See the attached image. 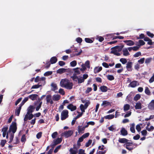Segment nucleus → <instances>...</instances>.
Segmentation results:
<instances>
[{
  "instance_id": "nucleus-1",
  "label": "nucleus",
  "mask_w": 154,
  "mask_h": 154,
  "mask_svg": "<svg viewBox=\"0 0 154 154\" xmlns=\"http://www.w3.org/2000/svg\"><path fill=\"white\" fill-rule=\"evenodd\" d=\"M17 129L16 123L15 122H13L11 125L10 126L9 131L7 132L8 129L7 127H5L2 129V135L4 137H5L6 134V137L8 138L10 137V141L9 143L12 142L14 137V134L16 132Z\"/></svg>"
},
{
  "instance_id": "nucleus-2",
  "label": "nucleus",
  "mask_w": 154,
  "mask_h": 154,
  "mask_svg": "<svg viewBox=\"0 0 154 154\" xmlns=\"http://www.w3.org/2000/svg\"><path fill=\"white\" fill-rule=\"evenodd\" d=\"M60 86L68 90L72 89L73 87V84L66 79H63L60 82Z\"/></svg>"
},
{
  "instance_id": "nucleus-3",
  "label": "nucleus",
  "mask_w": 154,
  "mask_h": 154,
  "mask_svg": "<svg viewBox=\"0 0 154 154\" xmlns=\"http://www.w3.org/2000/svg\"><path fill=\"white\" fill-rule=\"evenodd\" d=\"M123 47L117 46L111 48L112 51L110 52L111 54H114L117 56H120V54L119 53L122 49Z\"/></svg>"
},
{
  "instance_id": "nucleus-4",
  "label": "nucleus",
  "mask_w": 154,
  "mask_h": 154,
  "mask_svg": "<svg viewBox=\"0 0 154 154\" xmlns=\"http://www.w3.org/2000/svg\"><path fill=\"white\" fill-rule=\"evenodd\" d=\"M34 110V107L33 106L30 105L29 107L27 109V113L25 115L24 119V121H26L27 120L28 116L29 114V113H32Z\"/></svg>"
},
{
  "instance_id": "nucleus-5",
  "label": "nucleus",
  "mask_w": 154,
  "mask_h": 154,
  "mask_svg": "<svg viewBox=\"0 0 154 154\" xmlns=\"http://www.w3.org/2000/svg\"><path fill=\"white\" fill-rule=\"evenodd\" d=\"M73 131L72 130H69L62 133L61 135L64 136L66 138H68L70 137L73 134Z\"/></svg>"
},
{
  "instance_id": "nucleus-6",
  "label": "nucleus",
  "mask_w": 154,
  "mask_h": 154,
  "mask_svg": "<svg viewBox=\"0 0 154 154\" xmlns=\"http://www.w3.org/2000/svg\"><path fill=\"white\" fill-rule=\"evenodd\" d=\"M68 112L67 110H64L61 113V119L62 120L66 119L68 117Z\"/></svg>"
},
{
  "instance_id": "nucleus-7",
  "label": "nucleus",
  "mask_w": 154,
  "mask_h": 154,
  "mask_svg": "<svg viewBox=\"0 0 154 154\" xmlns=\"http://www.w3.org/2000/svg\"><path fill=\"white\" fill-rule=\"evenodd\" d=\"M46 101L47 103H50L52 104L53 103V101L52 99V97L51 95H48L46 96Z\"/></svg>"
},
{
  "instance_id": "nucleus-8",
  "label": "nucleus",
  "mask_w": 154,
  "mask_h": 154,
  "mask_svg": "<svg viewBox=\"0 0 154 154\" xmlns=\"http://www.w3.org/2000/svg\"><path fill=\"white\" fill-rule=\"evenodd\" d=\"M148 108L150 110H154V100H152L148 104Z\"/></svg>"
},
{
  "instance_id": "nucleus-9",
  "label": "nucleus",
  "mask_w": 154,
  "mask_h": 154,
  "mask_svg": "<svg viewBox=\"0 0 154 154\" xmlns=\"http://www.w3.org/2000/svg\"><path fill=\"white\" fill-rule=\"evenodd\" d=\"M62 140V139L61 138H58L54 140L53 141V146H55L60 143Z\"/></svg>"
},
{
  "instance_id": "nucleus-10",
  "label": "nucleus",
  "mask_w": 154,
  "mask_h": 154,
  "mask_svg": "<svg viewBox=\"0 0 154 154\" xmlns=\"http://www.w3.org/2000/svg\"><path fill=\"white\" fill-rule=\"evenodd\" d=\"M132 63L131 62H128L126 64V67L127 70L128 71H131L132 70Z\"/></svg>"
},
{
  "instance_id": "nucleus-11",
  "label": "nucleus",
  "mask_w": 154,
  "mask_h": 154,
  "mask_svg": "<svg viewBox=\"0 0 154 154\" xmlns=\"http://www.w3.org/2000/svg\"><path fill=\"white\" fill-rule=\"evenodd\" d=\"M138 85L137 82L136 81H133L130 83L129 87L132 88H134Z\"/></svg>"
},
{
  "instance_id": "nucleus-12",
  "label": "nucleus",
  "mask_w": 154,
  "mask_h": 154,
  "mask_svg": "<svg viewBox=\"0 0 154 154\" xmlns=\"http://www.w3.org/2000/svg\"><path fill=\"white\" fill-rule=\"evenodd\" d=\"M60 96L58 94H54L52 97L53 101H57L59 100L60 98Z\"/></svg>"
},
{
  "instance_id": "nucleus-13",
  "label": "nucleus",
  "mask_w": 154,
  "mask_h": 154,
  "mask_svg": "<svg viewBox=\"0 0 154 154\" xmlns=\"http://www.w3.org/2000/svg\"><path fill=\"white\" fill-rule=\"evenodd\" d=\"M111 103L107 100L103 101L102 102V103L101 104V106L106 107L109 106H111Z\"/></svg>"
},
{
  "instance_id": "nucleus-14",
  "label": "nucleus",
  "mask_w": 154,
  "mask_h": 154,
  "mask_svg": "<svg viewBox=\"0 0 154 154\" xmlns=\"http://www.w3.org/2000/svg\"><path fill=\"white\" fill-rule=\"evenodd\" d=\"M67 108L72 111L75 110L76 109V106H74L73 104H70L67 106Z\"/></svg>"
},
{
  "instance_id": "nucleus-15",
  "label": "nucleus",
  "mask_w": 154,
  "mask_h": 154,
  "mask_svg": "<svg viewBox=\"0 0 154 154\" xmlns=\"http://www.w3.org/2000/svg\"><path fill=\"white\" fill-rule=\"evenodd\" d=\"M124 42L126 43V45L129 46H131L134 45V42L132 40H128L124 41Z\"/></svg>"
},
{
  "instance_id": "nucleus-16",
  "label": "nucleus",
  "mask_w": 154,
  "mask_h": 154,
  "mask_svg": "<svg viewBox=\"0 0 154 154\" xmlns=\"http://www.w3.org/2000/svg\"><path fill=\"white\" fill-rule=\"evenodd\" d=\"M102 68L101 66H96L94 69V72L95 73H98L102 70Z\"/></svg>"
},
{
  "instance_id": "nucleus-17",
  "label": "nucleus",
  "mask_w": 154,
  "mask_h": 154,
  "mask_svg": "<svg viewBox=\"0 0 154 154\" xmlns=\"http://www.w3.org/2000/svg\"><path fill=\"white\" fill-rule=\"evenodd\" d=\"M135 107L136 109H141L142 108V104L139 102L137 103H136Z\"/></svg>"
},
{
  "instance_id": "nucleus-18",
  "label": "nucleus",
  "mask_w": 154,
  "mask_h": 154,
  "mask_svg": "<svg viewBox=\"0 0 154 154\" xmlns=\"http://www.w3.org/2000/svg\"><path fill=\"white\" fill-rule=\"evenodd\" d=\"M122 51L124 56H127L130 55V53L128 52V49L126 48L123 49Z\"/></svg>"
},
{
  "instance_id": "nucleus-19",
  "label": "nucleus",
  "mask_w": 154,
  "mask_h": 154,
  "mask_svg": "<svg viewBox=\"0 0 154 154\" xmlns=\"http://www.w3.org/2000/svg\"><path fill=\"white\" fill-rule=\"evenodd\" d=\"M37 96L38 95L36 94H33L29 95L28 97L32 100H34L36 99Z\"/></svg>"
},
{
  "instance_id": "nucleus-20",
  "label": "nucleus",
  "mask_w": 154,
  "mask_h": 154,
  "mask_svg": "<svg viewBox=\"0 0 154 154\" xmlns=\"http://www.w3.org/2000/svg\"><path fill=\"white\" fill-rule=\"evenodd\" d=\"M85 129L84 127H82V126H79L78 127V131L79 133H83L84 132V131Z\"/></svg>"
},
{
  "instance_id": "nucleus-21",
  "label": "nucleus",
  "mask_w": 154,
  "mask_h": 154,
  "mask_svg": "<svg viewBox=\"0 0 154 154\" xmlns=\"http://www.w3.org/2000/svg\"><path fill=\"white\" fill-rule=\"evenodd\" d=\"M121 134L123 136L126 135L128 134V132L124 128H122L121 130Z\"/></svg>"
},
{
  "instance_id": "nucleus-22",
  "label": "nucleus",
  "mask_w": 154,
  "mask_h": 154,
  "mask_svg": "<svg viewBox=\"0 0 154 154\" xmlns=\"http://www.w3.org/2000/svg\"><path fill=\"white\" fill-rule=\"evenodd\" d=\"M66 69L64 68H61L58 69L57 71V73L61 74L66 72Z\"/></svg>"
},
{
  "instance_id": "nucleus-23",
  "label": "nucleus",
  "mask_w": 154,
  "mask_h": 154,
  "mask_svg": "<svg viewBox=\"0 0 154 154\" xmlns=\"http://www.w3.org/2000/svg\"><path fill=\"white\" fill-rule=\"evenodd\" d=\"M57 61V59L56 57H54L51 58L50 59V62L51 64L55 63Z\"/></svg>"
},
{
  "instance_id": "nucleus-24",
  "label": "nucleus",
  "mask_w": 154,
  "mask_h": 154,
  "mask_svg": "<svg viewBox=\"0 0 154 154\" xmlns=\"http://www.w3.org/2000/svg\"><path fill=\"white\" fill-rule=\"evenodd\" d=\"M135 124L133 123L130 125V131L133 133H134L135 130L134 129Z\"/></svg>"
},
{
  "instance_id": "nucleus-25",
  "label": "nucleus",
  "mask_w": 154,
  "mask_h": 154,
  "mask_svg": "<svg viewBox=\"0 0 154 154\" xmlns=\"http://www.w3.org/2000/svg\"><path fill=\"white\" fill-rule=\"evenodd\" d=\"M100 89L101 91L102 92H106L107 90V87L106 86H101L100 88Z\"/></svg>"
},
{
  "instance_id": "nucleus-26",
  "label": "nucleus",
  "mask_w": 154,
  "mask_h": 154,
  "mask_svg": "<svg viewBox=\"0 0 154 154\" xmlns=\"http://www.w3.org/2000/svg\"><path fill=\"white\" fill-rule=\"evenodd\" d=\"M130 108V106L128 104H125L124 106V110L126 111L129 110Z\"/></svg>"
},
{
  "instance_id": "nucleus-27",
  "label": "nucleus",
  "mask_w": 154,
  "mask_h": 154,
  "mask_svg": "<svg viewBox=\"0 0 154 154\" xmlns=\"http://www.w3.org/2000/svg\"><path fill=\"white\" fill-rule=\"evenodd\" d=\"M21 108V106H20L18 108H17L16 110L15 114L17 116H19V115Z\"/></svg>"
},
{
  "instance_id": "nucleus-28",
  "label": "nucleus",
  "mask_w": 154,
  "mask_h": 154,
  "mask_svg": "<svg viewBox=\"0 0 154 154\" xmlns=\"http://www.w3.org/2000/svg\"><path fill=\"white\" fill-rule=\"evenodd\" d=\"M125 145L126 146H135V147H136L137 146V145L136 144H133L132 143L130 142H127L125 145Z\"/></svg>"
},
{
  "instance_id": "nucleus-29",
  "label": "nucleus",
  "mask_w": 154,
  "mask_h": 154,
  "mask_svg": "<svg viewBox=\"0 0 154 154\" xmlns=\"http://www.w3.org/2000/svg\"><path fill=\"white\" fill-rule=\"evenodd\" d=\"M79 68H77L74 69V70L75 72V73L74 74L75 75H76L80 74V70L79 69Z\"/></svg>"
},
{
  "instance_id": "nucleus-30",
  "label": "nucleus",
  "mask_w": 154,
  "mask_h": 154,
  "mask_svg": "<svg viewBox=\"0 0 154 154\" xmlns=\"http://www.w3.org/2000/svg\"><path fill=\"white\" fill-rule=\"evenodd\" d=\"M114 117V115H110L106 116L104 117V118L106 119H111Z\"/></svg>"
},
{
  "instance_id": "nucleus-31",
  "label": "nucleus",
  "mask_w": 154,
  "mask_h": 154,
  "mask_svg": "<svg viewBox=\"0 0 154 154\" xmlns=\"http://www.w3.org/2000/svg\"><path fill=\"white\" fill-rule=\"evenodd\" d=\"M51 86L53 88L52 90L55 91L57 89V85L54 83H52L51 84Z\"/></svg>"
},
{
  "instance_id": "nucleus-32",
  "label": "nucleus",
  "mask_w": 154,
  "mask_h": 154,
  "mask_svg": "<svg viewBox=\"0 0 154 154\" xmlns=\"http://www.w3.org/2000/svg\"><path fill=\"white\" fill-rule=\"evenodd\" d=\"M128 141V140L125 138H120L119 140V141L121 143H125Z\"/></svg>"
},
{
  "instance_id": "nucleus-33",
  "label": "nucleus",
  "mask_w": 154,
  "mask_h": 154,
  "mask_svg": "<svg viewBox=\"0 0 154 154\" xmlns=\"http://www.w3.org/2000/svg\"><path fill=\"white\" fill-rule=\"evenodd\" d=\"M80 108L82 112L83 113L85 112V110L87 109L85 108V107L82 104L80 105Z\"/></svg>"
},
{
  "instance_id": "nucleus-34",
  "label": "nucleus",
  "mask_w": 154,
  "mask_h": 154,
  "mask_svg": "<svg viewBox=\"0 0 154 154\" xmlns=\"http://www.w3.org/2000/svg\"><path fill=\"white\" fill-rule=\"evenodd\" d=\"M108 128L109 131H113L116 130V127L114 125H112L109 127Z\"/></svg>"
},
{
  "instance_id": "nucleus-35",
  "label": "nucleus",
  "mask_w": 154,
  "mask_h": 154,
  "mask_svg": "<svg viewBox=\"0 0 154 154\" xmlns=\"http://www.w3.org/2000/svg\"><path fill=\"white\" fill-rule=\"evenodd\" d=\"M70 153L69 154H76L77 153V150H74L72 148H71L69 149Z\"/></svg>"
},
{
  "instance_id": "nucleus-36",
  "label": "nucleus",
  "mask_w": 154,
  "mask_h": 154,
  "mask_svg": "<svg viewBox=\"0 0 154 154\" xmlns=\"http://www.w3.org/2000/svg\"><path fill=\"white\" fill-rule=\"evenodd\" d=\"M96 39L100 42H102L104 39V38L103 37L99 36H96Z\"/></svg>"
},
{
  "instance_id": "nucleus-37",
  "label": "nucleus",
  "mask_w": 154,
  "mask_h": 154,
  "mask_svg": "<svg viewBox=\"0 0 154 154\" xmlns=\"http://www.w3.org/2000/svg\"><path fill=\"white\" fill-rule=\"evenodd\" d=\"M70 65L72 67H74L77 65V62L76 60H73L70 63Z\"/></svg>"
},
{
  "instance_id": "nucleus-38",
  "label": "nucleus",
  "mask_w": 154,
  "mask_h": 154,
  "mask_svg": "<svg viewBox=\"0 0 154 154\" xmlns=\"http://www.w3.org/2000/svg\"><path fill=\"white\" fill-rule=\"evenodd\" d=\"M84 81V79L82 77H80L78 78V83L79 84L82 83Z\"/></svg>"
},
{
  "instance_id": "nucleus-39",
  "label": "nucleus",
  "mask_w": 154,
  "mask_h": 154,
  "mask_svg": "<svg viewBox=\"0 0 154 154\" xmlns=\"http://www.w3.org/2000/svg\"><path fill=\"white\" fill-rule=\"evenodd\" d=\"M120 61L123 64H125L127 62V60L125 58H121L120 59Z\"/></svg>"
},
{
  "instance_id": "nucleus-40",
  "label": "nucleus",
  "mask_w": 154,
  "mask_h": 154,
  "mask_svg": "<svg viewBox=\"0 0 154 154\" xmlns=\"http://www.w3.org/2000/svg\"><path fill=\"white\" fill-rule=\"evenodd\" d=\"M140 98V95L139 94H137L134 97V100L135 101H137L139 100Z\"/></svg>"
},
{
  "instance_id": "nucleus-41",
  "label": "nucleus",
  "mask_w": 154,
  "mask_h": 154,
  "mask_svg": "<svg viewBox=\"0 0 154 154\" xmlns=\"http://www.w3.org/2000/svg\"><path fill=\"white\" fill-rule=\"evenodd\" d=\"M71 78H72V79L74 80V81H75L76 82H78V78L76 75H74L73 76L71 77Z\"/></svg>"
},
{
  "instance_id": "nucleus-42",
  "label": "nucleus",
  "mask_w": 154,
  "mask_h": 154,
  "mask_svg": "<svg viewBox=\"0 0 154 154\" xmlns=\"http://www.w3.org/2000/svg\"><path fill=\"white\" fill-rule=\"evenodd\" d=\"M144 60H145V58H141L138 61V62L140 64H142L144 63Z\"/></svg>"
},
{
  "instance_id": "nucleus-43",
  "label": "nucleus",
  "mask_w": 154,
  "mask_h": 154,
  "mask_svg": "<svg viewBox=\"0 0 154 154\" xmlns=\"http://www.w3.org/2000/svg\"><path fill=\"white\" fill-rule=\"evenodd\" d=\"M138 43L139 44L138 45V46L140 47L141 45H144L145 44V42L143 40H141L138 41Z\"/></svg>"
},
{
  "instance_id": "nucleus-44",
  "label": "nucleus",
  "mask_w": 154,
  "mask_h": 154,
  "mask_svg": "<svg viewBox=\"0 0 154 154\" xmlns=\"http://www.w3.org/2000/svg\"><path fill=\"white\" fill-rule=\"evenodd\" d=\"M141 56V53L140 52H138L134 54V57H137Z\"/></svg>"
},
{
  "instance_id": "nucleus-45",
  "label": "nucleus",
  "mask_w": 154,
  "mask_h": 154,
  "mask_svg": "<svg viewBox=\"0 0 154 154\" xmlns=\"http://www.w3.org/2000/svg\"><path fill=\"white\" fill-rule=\"evenodd\" d=\"M152 58H148L146 59L145 63L146 64H148L152 60Z\"/></svg>"
},
{
  "instance_id": "nucleus-46",
  "label": "nucleus",
  "mask_w": 154,
  "mask_h": 154,
  "mask_svg": "<svg viewBox=\"0 0 154 154\" xmlns=\"http://www.w3.org/2000/svg\"><path fill=\"white\" fill-rule=\"evenodd\" d=\"M107 78L108 80L110 81L113 80L114 79V78L112 75H109L107 76Z\"/></svg>"
},
{
  "instance_id": "nucleus-47",
  "label": "nucleus",
  "mask_w": 154,
  "mask_h": 154,
  "mask_svg": "<svg viewBox=\"0 0 154 154\" xmlns=\"http://www.w3.org/2000/svg\"><path fill=\"white\" fill-rule=\"evenodd\" d=\"M145 93L146 94L148 95H149L150 94V91L147 87H146L145 91Z\"/></svg>"
},
{
  "instance_id": "nucleus-48",
  "label": "nucleus",
  "mask_w": 154,
  "mask_h": 154,
  "mask_svg": "<svg viewBox=\"0 0 154 154\" xmlns=\"http://www.w3.org/2000/svg\"><path fill=\"white\" fill-rule=\"evenodd\" d=\"M85 41L88 43H92L93 42V41L89 38H85Z\"/></svg>"
},
{
  "instance_id": "nucleus-49",
  "label": "nucleus",
  "mask_w": 154,
  "mask_h": 154,
  "mask_svg": "<svg viewBox=\"0 0 154 154\" xmlns=\"http://www.w3.org/2000/svg\"><path fill=\"white\" fill-rule=\"evenodd\" d=\"M85 66L87 67L88 68H89L90 66V62L89 60H87L85 63Z\"/></svg>"
},
{
  "instance_id": "nucleus-50",
  "label": "nucleus",
  "mask_w": 154,
  "mask_h": 154,
  "mask_svg": "<svg viewBox=\"0 0 154 154\" xmlns=\"http://www.w3.org/2000/svg\"><path fill=\"white\" fill-rule=\"evenodd\" d=\"M52 73V71H48L44 74V75L45 76H48L51 75Z\"/></svg>"
},
{
  "instance_id": "nucleus-51",
  "label": "nucleus",
  "mask_w": 154,
  "mask_h": 154,
  "mask_svg": "<svg viewBox=\"0 0 154 154\" xmlns=\"http://www.w3.org/2000/svg\"><path fill=\"white\" fill-rule=\"evenodd\" d=\"M92 142V140H89L86 143L85 146H86V147H87L89 146L91 144Z\"/></svg>"
},
{
  "instance_id": "nucleus-52",
  "label": "nucleus",
  "mask_w": 154,
  "mask_h": 154,
  "mask_svg": "<svg viewBox=\"0 0 154 154\" xmlns=\"http://www.w3.org/2000/svg\"><path fill=\"white\" fill-rule=\"evenodd\" d=\"M58 133L57 132H55L54 133H53L51 135L52 137L54 139L57 136V135Z\"/></svg>"
},
{
  "instance_id": "nucleus-53",
  "label": "nucleus",
  "mask_w": 154,
  "mask_h": 154,
  "mask_svg": "<svg viewBox=\"0 0 154 154\" xmlns=\"http://www.w3.org/2000/svg\"><path fill=\"white\" fill-rule=\"evenodd\" d=\"M136 129L138 132H140V131L141 128L140 124H138L136 125Z\"/></svg>"
},
{
  "instance_id": "nucleus-54",
  "label": "nucleus",
  "mask_w": 154,
  "mask_h": 154,
  "mask_svg": "<svg viewBox=\"0 0 154 154\" xmlns=\"http://www.w3.org/2000/svg\"><path fill=\"white\" fill-rule=\"evenodd\" d=\"M146 34L149 36L151 38H152L154 36V35L152 33H151L149 31L147 32Z\"/></svg>"
},
{
  "instance_id": "nucleus-55",
  "label": "nucleus",
  "mask_w": 154,
  "mask_h": 154,
  "mask_svg": "<svg viewBox=\"0 0 154 154\" xmlns=\"http://www.w3.org/2000/svg\"><path fill=\"white\" fill-rule=\"evenodd\" d=\"M59 93L62 95H64L65 94V92L63 89L62 88H60L59 90Z\"/></svg>"
},
{
  "instance_id": "nucleus-56",
  "label": "nucleus",
  "mask_w": 154,
  "mask_h": 154,
  "mask_svg": "<svg viewBox=\"0 0 154 154\" xmlns=\"http://www.w3.org/2000/svg\"><path fill=\"white\" fill-rule=\"evenodd\" d=\"M76 41L79 43H81L82 42V39L80 37H78L76 39Z\"/></svg>"
},
{
  "instance_id": "nucleus-57",
  "label": "nucleus",
  "mask_w": 154,
  "mask_h": 154,
  "mask_svg": "<svg viewBox=\"0 0 154 154\" xmlns=\"http://www.w3.org/2000/svg\"><path fill=\"white\" fill-rule=\"evenodd\" d=\"M131 111H129L125 115L124 117L126 118L129 117L131 115Z\"/></svg>"
},
{
  "instance_id": "nucleus-58",
  "label": "nucleus",
  "mask_w": 154,
  "mask_h": 154,
  "mask_svg": "<svg viewBox=\"0 0 154 154\" xmlns=\"http://www.w3.org/2000/svg\"><path fill=\"white\" fill-rule=\"evenodd\" d=\"M90 102L89 101H87L85 103L84 106L85 107V108H87L89 105L90 104Z\"/></svg>"
},
{
  "instance_id": "nucleus-59",
  "label": "nucleus",
  "mask_w": 154,
  "mask_h": 154,
  "mask_svg": "<svg viewBox=\"0 0 154 154\" xmlns=\"http://www.w3.org/2000/svg\"><path fill=\"white\" fill-rule=\"evenodd\" d=\"M154 81V74H153L152 76L150 78L149 80L150 83H152Z\"/></svg>"
},
{
  "instance_id": "nucleus-60",
  "label": "nucleus",
  "mask_w": 154,
  "mask_h": 154,
  "mask_svg": "<svg viewBox=\"0 0 154 154\" xmlns=\"http://www.w3.org/2000/svg\"><path fill=\"white\" fill-rule=\"evenodd\" d=\"M61 147V145H60L58 146L54 149V152L55 153H56L59 150V149H60Z\"/></svg>"
},
{
  "instance_id": "nucleus-61",
  "label": "nucleus",
  "mask_w": 154,
  "mask_h": 154,
  "mask_svg": "<svg viewBox=\"0 0 154 154\" xmlns=\"http://www.w3.org/2000/svg\"><path fill=\"white\" fill-rule=\"evenodd\" d=\"M105 148L104 146L103 145L99 146L98 147L99 149L101 150V151L104 150V149H105Z\"/></svg>"
},
{
  "instance_id": "nucleus-62",
  "label": "nucleus",
  "mask_w": 154,
  "mask_h": 154,
  "mask_svg": "<svg viewBox=\"0 0 154 154\" xmlns=\"http://www.w3.org/2000/svg\"><path fill=\"white\" fill-rule=\"evenodd\" d=\"M141 134L142 135L145 136L147 135V132L146 130H143L141 131Z\"/></svg>"
},
{
  "instance_id": "nucleus-63",
  "label": "nucleus",
  "mask_w": 154,
  "mask_h": 154,
  "mask_svg": "<svg viewBox=\"0 0 154 154\" xmlns=\"http://www.w3.org/2000/svg\"><path fill=\"white\" fill-rule=\"evenodd\" d=\"M115 68H122V66L121 64L119 63H117V64H116Z\"/></svg>"
},
{
  "instance_id": "nucleus-64",
  "label": "nucleus",
  "mask_w": 154,
  "mask_h": 154,
  "mask_svg": "<svg viewBox=\"0 0 154 154\" xmlns=\"http://www.w3.org/2000/svg\"><path fill=\"white\" fill-rule=\"evenodd\" d=\"M78 154H86L85 152V150L82 149H80L79 150Z\"/></svg>"
}]
</instances>
